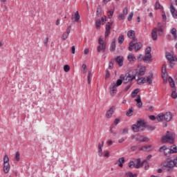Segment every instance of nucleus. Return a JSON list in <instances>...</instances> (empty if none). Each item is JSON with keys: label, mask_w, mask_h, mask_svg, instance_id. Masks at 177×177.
Wrapping results in <instances>:
<instances>
[{"label": "nucleus", "mask_w": 177, "mask_h": 177, "mask_svg": "<svg viewBox=\"0 0 177 177\" xmlns=\"http://www.w3.org/2000/svg\"><path fill=\"white\" fill-rule=\"evenodd\" d=\"M82 71L83 73V74H86V64H83L82 66Z\"/></svg>", "instance_id": "nucleus-41"}, {"label": "nucleus", "mask_w": 177, "mask_h": 177, "mask_svg": "<svg viewBox=\"0 0 177 177\" xmlns=\"http://www.w3.org/2000/svg\"><path fill=\"white\" fill-rule=\"evenodd\" d=\"M143 60L145 63H149V62H151V54H145Z\"/></svg>", "instance_id": "nucleus-24"}, {"label": "nucleus", "mask_w": 177, "mask_h": 177, "mask_svg": "<svg viewBox=\"0 0 177 177\" xmlns=\"http://www.w3.org/2000/svg\"><path fill=\"white\" fill-rule=\"evenodd\" d=\"M111 23L108 22L106 25V28H105V38H107V37H109V35H110V30H111Z\"/></svg>", "instance_id": "nucleus-14"}, {"label": "nucleus", "mask_w": 177, "mask_h": 177, "mask_svg": "<svg viewBox=\"0 0 177 177\" xmlns=\"http://www.w3.org/2000/svg\"><path fill=\"white\" fill-rule=\"evenodd\" d=\"M157 32H158L157 28H154L151 32V38L153 41H157V38H158Z\"/></svg>", "instance_id": "nucleus-22"}, {"label": "nucleus", "mask_w": 177, "mask_h": 177, "mask_svg": "<svg viewBox=\"0 0 177 177\" xmlns=\"http://www.w3.org/2000/svg\"><path fill=\"white\" fill-rule=\"evenodd\" d=\"M132 17H133V12H131L129 15V17H128V21H131V20H132Z\"/></svg>", "instance_id": "nucleus-54"}, {"label": "nucleus", "mask_w": 177, "mask_h": 177, "mask_svg": "<svg viewBox=\"0 0 177 177\" xmlns=\"http://www.w3.org/2000/svg\"><path fill=\"white\" fill-rule=\"evenodd\" d=\"M3 164H9V156L5 155L3 157Z\"/></svg>", "instance_id": "nucleus-38"}, {"label": "nucleus", "mask_w": 177, "mask_h": 177, "mask_svg": "<svg viewBox=\"0 0 177 177\" xmlns=\"http://www.w3.org/2000/svg\"><path fill=\"white\" fill-rule=\"evenodd\" d=\"M131 88V85H128L124 89V92H128V91H129V89Z\"/></svg>", "instance_id": "nucleus-62"}, {"label": "nucleus", "mask_w": 177, "mask_h": 177, "mask_svg": "<svg viewBox=\"0 0 177 177\" xmlns=\"http://www.w3.org/2000/svg\"><path fill=\"white\" fill-rule=\"evenodd\" d=\"M122 84V80L118 79L116 82H112L110 86V95L114 96L117 93V88Z\"/></svg>", "instance_id": "nucleus-3"}, {"label": "nucleus", "mask_w": 177, "mask_h": 177, "mask_svg": "<svg viewBox=\"0 0 177 177\" xmlns=\"http://www.w3.org/2000/svg\"><path fill=\"white\" fill-rule=\"evenodd\" d=\"M106 145H107L108 146H113V140H108L106 141Z\"/></svg>", "instance_id": "nucleus-58"}, {"label": "nucleus", "mask_w": 177, "mask_h": 177, "mask_svg": "<svg viewBox=\"0 0 177 177\" xmlns=\"http://www.w3.org/2000/svg\"><path fill=\"white\" fill-rule=\"evenodd\" d=\"M171 97H173V99H176V97H177L176 91H172V93H171Z\"/></svg>", "instance_id": "nucleus-52"}, {"label": "nucleus", "mask_w": 177, "mask_h": 177, "mask_svg": "<svg viewBox=\"0 0 177 177\" xmlns=\"http://www.w3.org/2000/svg\"><path fill=\"white\" fill-rule=\"evenodd\" d=\"M162 143H174V134H171L169 131H167L166 135L161 139Z\"/></svg>", "instance_id": "nucleus-6"}, {"label": "nucleus", "mask_w": 177, "mask_h": 177, "mask_svg": "<svg viewBox=\"0 0 177 177\" xmlns=\"http://www.w3.org/2000/svg\"><path fill=\"white\" fill-rule=\"evenodd\" d=\"M123 15H124L125 16H127V15H128V8H124L123 10Z\"/></svg>", "instance_id": "nucleus-61"}, {"label": "nucleus", "mask_w": 177, "mask_h": 177, "mask_svg": "<svg viewBox=\"0 0 177 177\" xmlns=\"http://www.w3.org/2000/svg\"><path fill=\"white\" fill-rule=\"evenodd\" d=\"M136 78V76L135 75H132L131 73H127L125 75H122L119 80H122L124 84H128V82H131V81H133Z\"/></svg>", "instance_id": "nucleus-5"}, {"label": "nucleus", "mask_w": 177, "mask_h": 177, "mask_svg": "<svg viewBox=\"0 0 177 177\" xmlns=\"http://www.w3.org/2000/svg\"><path fill=\"white\" fill-rule=\"evenodd\" d=\"M115 111V106H111L109 109V110L106 111V118H111Z\"/></svg>", "instance_id": "nucleus-11"}, {"label": "nucleus", "mask_w": 177, "mask_h": 177, "mask_svg": "<svg viewBox=\"0 0 177 177\" xmlns=\"http://www.w3.org/2000/svg\"><path fill=\"white\" fill-rule=\"evenodd\" d=\"M97 16L98 17L102 16V8L100 7H98L97 8Z\"/></svg>", "instance_id": "nucleus-46"}, {"label": "nucleus", "mask_w": 177, "mask_h": 177, "mask_svg": "<svg viewBox=\"0 0 177 177\" xmlns=\"http://www.w3.org/2000/svg\"><path fill=\"white\" fill-rule=\"evenodd\" d=\"M145 128H146V122H145L142 119H139L137 121L136 124H133L131 126V129L133 132H140V131H143Z\"/></svg>", "instance_id": "nucleus-2"}, {"label": "nucleus", "mask_w": 177, "mask_h": 177, "mask_svg": "<svg viewBox=\"0 0 177 177\" xmlns=\"http://www.w3.org/2000/svg\"><path fill=\"white\" fill-rule=\"evenodd\" d=\"M127 37H129L131 39H133V38H136V37H135V30H129L127 32Z\"/></svg>", "instance_id": "nucleus-29"}, {"label": "nucleus", "mask_w": 177, "mask_h": 177, "mask_svg": "<svg viewBox=\"0 0 177 177\" xmlns=\"http://www.w3.org/2000/svg\"><path fill=\"white\" fill-rule=\"evenodd\" d=\"M145 73H146V67L142 66L139 69L138 76L145 75Z\"/></svg>", "instance_id": "nucleus-28"}, {"label": "nucleus", "mask_w": 177, "mask_h": 177, "mask_svg": "<svg viewBox=\"0 0 177 177\" xmlns=\"http://www.w3.org/2000/svg\"><path fill=\"white\" fill-rule=\"evenodd\" d=\"M170 151L171 154H174V153H177V147L176 145H173L170 147Z\"/></svg>", "instance_id": "nucleus-36"}, {"label": "nucleus", "mask_w": 177, "mask_h": 177, "mask_svg": "<svg viewBox=\"0 0 177 177\" xmlns=\"http://www.w3.org/2000/svg\"><path fill=\"white\" fill-rule=\"evenodd\" d=\"M100 24H102V21H100V19H97L95 21V28H100Z\"/></svg>", "instance_id": "nucleus-39"}, {"label": "nucleus", "mask_w": 177, "mask_h": 177, "mask_svg": "<svg viewBox=\"0 0 177 177\" xmlns=\"http://www.w3.org/2000/svg\"><path fill=\"white\" fill-rule=\"evenodd\" d=\"M137 84L142 85V84H146V77H140L137 80Z\"/></svg>", "instance_id": "nucleus-30"}, {"label": "nucleus", "mask_w": 177, "mask_h": 177, "mask_svg": "<svg viewBox=\"0 0 177 177\" xmlns=\"http://www.w3.org/2000/svg\"><path fill=\"white\" fill-rule=\"evenodd\" d=\"M166 59L169 62L170 66H174V62H175V57L171 53H166Z\"/></svg>", "instance_id": "nucleus-10"}, {"label": "nucleus", "mask_w": 177, "mask_h": 177, "mask_svg": "<svg viewBox=\"0 0 177 177\" xmlns=\"http://www.w3.org/2000/svg\"><path fill=\"white\" fill-rule=\"evenodd\" d=\"M128 128H124L123 130H122V135H127V133H128Z\"/></svg>", "instance_id": "nucleus-59"}, {"label": "nucleus", "mask_w": 177, "mask_h": 177, "mask_svg": "<svg viewBox=\"0 0 177 177\" xmlns=\"http://www.w3.org/2000/svg\"><path fill=\"white\" fill-rule=\"evenodd\" d=\"M164 118H165V121L169 122V121L172 120V113L167 112L165 114H164Z\"/></svg>", "instance_id": "nucleus-17"}, {"label": "nucleus", "mask_w": 177, "mask_h": 177, "mask_svg": "<svg viewBox=\"0 0 177 177\" xmlns=\"http://www.w3.org/2000/svg\"><path fill=\"white\" fill-rule=\"evenodd\" d=\"M71 32V25L68 26L66 31L62 34V41H66V39L68 38V35H70Z\"/></svg>", "instance_id": "nucleus-8"}, {"label": "nucleus", "mask_w": 177, "mask_h": 177, "mask_svg": "<svg viewBox=\"0 0 177 177\" xmlns=\"http://www.w3.org/2000/svg\"><path fill=\"white\" fill-rule=\"evenodd\" d=\"M172 35H174V38H176V28H173L171 30Z\"/></svg>", "instance_id": "nucleus-47"}, {"label": "nucleus", "mask_w": 177, "mask_h": 177, "mask_svg": "<svg viewBox=\"0 0 177 177\" xmlns=\"http://www.w3.org/2000/svg\"><path fill=\"white\" fill-rule=\"evenodd\" d=\"M15 160L20 161V153L19 151L15 153Z\"/></svg>", "instance_id": "nucleus-43"}, {"label": "nucleus", "mask_w": 177, "mask_h": 177, "mask_svg": "<svg viewBox=\"0 0 177 177\" xmlns=\"http://www.w3.org/2000/svg\"><path fill=\"white\" fill-rule=\"evenodd\" d=\"M117 63L119 66H122V64H124V57L121 56H118L115 59Z\"/></svg>", "instance_id": "nucleus-23"}, {"label": "nucleus", "mask_w": 177, "mask_h": 177, "mask_svg": "<svg viewBox=\"0 0 177 177\" xmlns=\"http://www.w3.org/2000/svg\"><path fill=\"white\" fill-rule=\"evenodd\" d=\"M104 157H106V158H109L110 157V151H104Z\"/></svg>", "instance_id": "nucleus-49"}, {"label": "nucleus", "mask_w": 177, "mask_h": 177, "mask_svg": "<svg viewBox=\"0 0 177 177\" xmlns=\"http://www.w3.org/2000/svg\"><path fill=\"white\" fill-rule=\"evenodd\" d=\"M147 129L149 131H154V129H156V127H153L151 125H149V126H147Z\"/></svg>", "instance_id": "nucleus-56"}, {"label": "nucleus", "mask_w": 177, "mask_h": 177, "mask_svg": "<svg viewBox=\"0 0 177 177\" xmlns=\"http://www.w3.org/2000/svg\"><path fill=\"white\" fill-rule=\"evenodd\" d=\"M133 113V108L131 107L129 109V111L127 112L126 115L127 117H131L132 114Z\"/></svg>", "instance_id": "nucleus-37"}, {"label": "nucleus", "mask_w": 177, "mask_h": 177, "mask_svg": "<svg viewBox=\"0 0 177 177\" xmlns=\"http://www.w3.org/2000/svg\"><path fill=\"white\" fill-rule=\"evenodd\" d=\"M136 140L138 142H149V138L147 137L140 136V137L136 138Z\"/></svg>", "instance_id": "nucleus-25"}, {"label": "nucleus", "mask_w": 177, "mask_h": 177, "mask_svg": "<svg viewBox=\"0 0 177 177\" xmlns=\"http://www.w3.org/2000/svg\"><path fill=\"white\" fill-rule=\"evenodd\" d=\"M118 44H122L124 42V35H121L118 39Z\"/></svg>", "instance_id": "nucleus-45"}, {"label": "nucleus", "mask_w": 177, "mask_h": 177, "mask_svg": "<svg viewBox=\"0 0 177 177\" xmlns=\"http://www.w3.org/2000/svg\"><path fill=\"white\" fill-rule=\"evenodd\" d=\"M127 59L130 62H135V60H136V57H135V56H133V54L132 53L128 55Z\"/></svg>", "instance_id": "nucleus-35"}, {"label": "nucleus", "mask_w": 177, "mask_h": 177, "mask_svg": "<svg viewBox=\"0 0 177 177\" xmlns=\"http://www.w3.org/2000/svg\"><path fill=\"white\" fill-rule=\"evenodd\" d=\"M72 21L73 23H78L80 21V16L78 11H77L74 15H72Z\"/></svg>", "instance_id": "nucleus-12"}, {"label": "nucleus", "mask_w": 177, "mask_h": 177, "mask_svg": "<svg viewBox=\"0 0 177 177\" xmlns=\"http://www.w3.org/2000/svg\"><path fill=\"white\" fill-rule=\"evenodd\" d=\"M138 42V39L133 38L132 41L129 43V50L130 52H132L133 50V48L135 49L136 52H138V50H140L142 49V47L143 45L140 42Z\"/></svg>", "instance_id": "nucleus-1"}, {"label": "nucleus", "mask_w": 177, "mask_h": 177, "mask_svg": "<svg viewBox=\"0 0 177 177\" xmlns=\"http://www.w3.org/2000/svg\"><path fill=\"white\" fill-rule=\"evenodd\" d=\"M153 73L149 74L148 76L145 77V82H147L149 85H150L153 82Z\"/></svg>", "instance_id": "nucleus-19"}, {"label": "nucleus", "mask_w": 177, "mask_h": 177, "mask_svg": "<svg viewBox=\"0 0 177 177\" xmlns=\"http://www.w3.org/2000/svg\"><path fill=\"white\" fill-rule=\"evenodd\" d=\"M156 120L159 122H161V121H164V120H165L164 113L158 114V116L156 117Z\"/></svg>", "instance_id": "nucleus-32"}, {"label": "nucleus", "mask_w": 177, "mask_h": 177, "mask_svg": "<svg viewBox=\"0 0 177 177\" xmlns=\"http://www.w3.org/2000/svg\"><path fill=\"white\" fill-rule=\"evenodd\" d=\"M138 93H139V89H135L131 93V97H136Z\"/></svg>", "instance_id": "nucleus-40"}, {"label": "nucleus", "mask_w": 177, "mask_h": 177, "mask_svg": "<svg viewBox=\"0 0 177 177\" xmlns=\"http://www.w3.org/2000/svg\"><path fill=\"white\" fill-rule=\"evenodd\" d=\"M155 9H161V5L158 1H156L155 4Z\"/></svg>", "instance_id": "nucleus-51"}, {"label": "nucleus", "mask_w": 177, "mask_h": 177, "mask_svg": "<svg viewBox=\"0 0 177 177\" xmlns=\"http://www.w3.org/2000/svg\"><path fill=\"white\" fill-rule=\"evenodd\" d=\"M124 177H138V174H133L131 171H127L124 174Z\"/></svg>", "instance_id": "nucleus-27"}, {"label": "nucleus", "mask_w": 177, "mask_h": 177, "mask_svg": "<svg viewBox=\"0 0 177 177\" xmlns=\"http://www.w3.org/2000/svg\"><path fill=\"white\" fill-rule=\"evenodd\" d=\"M170 12L174 19H177V10L174 7V5L170 6Z\"/></svg>", "instance_id": "nucleus-20"}, {"label": "nucleus", "mask_w": 177, "mask_h": 177, "mask_svg": "<svg viewBox=\"0 0 177 177\" xmlns=\"http://www.w3.org/2000/svg\"><path fill=\"white\" fill-rule=\"evenodd\" d=\"M145 55H151V47H147L146 48Z\"/></svg>", "instance_id": "nucleus-44"}, {"label": "nucleus", "mask_w": 177, "mask_h": 177, "mask_svg": "<svg viewBox=\"0 0 177 177\" xmlns=\"http://www.w3.org/2000/svg\"><path fill=\"white\" fill-rule=\"evenodd\" d=\"M64 71H65V73H68L70 71V66L65 65L64 66Z\"/></svg>", "instance_id": "nucleus-48"}, {"label": "nucleus", "mask_w": 177, "mask_h": 177, "mask_svg": "<svg viewBox=\"0 0 177 177\" xmlns=\"http://www.w3.org/2000/svg\"><path fill=\"white\" fill-rule=\"evenodd\" d=\"M113 15H114V10H109V19H111V17H113Z\"/></svg>", "instance_id": "nucleus-55"}, {"label": "nucleus", "mask_w": 177, "mask_h": 177, "mask_svg": "<svg viewBox=\"0 0 177 177\" xmlns=\"http://www.w3.org/2000/svg\"><path fill=\"white\" fill-rule=\"evenodd\" d=\"M91 78H92V73L91 71H88V75H87V80H88V84H91Z\"/></svg>", "instance_id": "nucleus-42"}, {"label": "nucleus", "mask_w": 177, "mask_h": 177, "mask_svg": "<svg viewBox=\"0 0 177 177\" xmlns=\"http://www.w3.org/2000/svg\"><path fill=\"white\" fill-rule=\"evenodd\" d=\"M110 77V72L109 71V70L106 71V75H105V80H107V78Z\"/></svg>", "instance_id": "nucleus-57"}, {"label": "nucleus", "mask_w": 177, "mask_h": 177, "mask_svg": "<svg viewBox=\"0 0 177 177\" xmlns=\"http://www.w3.org/2000/svg\"><path fill=\"white\" fill-rule=\"evenodd\" d=\"M136 161H137V163L135 165V168H136L137 169H139L140 167H143V163L140 162V158H138Z\"/></svg>", "instance_id": "nucleus-33"}, {"label": "nucleus", "mask_w": 177, "mask_h": 177, "mask_svg": "<svg viewBox=\"0 0 177 177\" xmlns=\"http://www.w3.org/2000/svg\"><path fill=\"white\" fill-rule=\"evenodd\" d=\"M151 150H153L151 145H145L138 149L139 151H151Z\"/></svg>", "instance_id": "nucleus-13"}, {"label": "nucleus", "mask_w": 177, "mask_h": 177, "mask_svg": "<svg viewBox=\"0 0 177 177\" xmlns=\"http://www.w3.org/2000/svg\"><path fill=\"white\" fill-rule=\"evenodd\" d=\"M71 53H72L73 55H75V46H73L71 47Z\"/></svg>", "instance_id": "nucleus-63"}, {"label": "nucleus", "mask_w": 177, "mask_h": 177, "mask_svg": "<svg viewBox=\"0 0 177 177\" xmlns=\"http://www.w3.org/2000/svg\"><path fill=\"white\" fill-rule=\"evenodd\" d=\"M104 146V141H102V143L98 144V156L99 157L103 156V149H102Z\"/></svg>", "instance_id": "nucleus-15"}, {"label": "nucleus", "mask_w": 177, "mask_h": 177, "mask_svg": "<svg viewBox=\"0 0 177 177\" xmlns=\"http://www.w3.org/2000/svg\"><path fill=\"white\" fill-rule=\"evenodd\" d=\"M169 85L171 88H175V82L174 81V79H172L171 77L168 79Z\"/></svg>", "instance_id": "nucleus-34"}, {"label": "nucleus", "mask_w": 177, "mask_h": 177, "mask_svg": "<svg viewBox=\"0 0 177 177\" xmlns=\"http://www.w3.org/2000/svg\"><path fill=\"white\" fill-rule=\"evenodd\" d=\"M98 46L97 47V51L100 53V52L106 51V46H107V43L103 39V37L100 36L98 39Z\"/></svg>", "instance_id": "nucleus-4"}, {"label": "nucleus", "mask_w": 177, "mask_h": 177, "mask_svg": "<svg viewBox=\"0 0 177 177\" xmlns=\"http://www.w3.org/2000/svg\"><path fill=\"white\" fill-rule=\"evenodd\" d=\"M118 18L120 19V20H125V15L124 14H120L118 16Z\"/></svg>", "instance_id": "nucleus-50"}, {"label": "nucleus", "mask_w": 177, "mask_h": 177, "mask_svg": "<svg viewBox=\"0 0 177 177\" xmlns=\"http://www.w3.org/2000/svg\"><path fill=\"white\" fill-rule=\"evenodd\" d=\"M159 151L160 153H164L165 156H168L169 154H172L171 153V149L167 148L166 146H162L160 148Z\"/></svg>", "instance_id": "nucleus-9"}, {"label": "nucleus", "mask_w": 177, "mask_h": 177, "mask_svg": "<svg viewBox=\"0 0 177 177\" xmlns=\"http://www.w3.org/2000/svg\"><path fill=\"white\" fill-rule=\"evenodd\" d=\"M151 157H152L151 155H149V156L147 157V159L145 160H143L142 164H145V162H146L147 160L149 161L150 159H151Z\"/></svg>", "instance_id": "nucleus-60"}, {"label": "nucleus", "mask_w": 177, "mask_h": 177, "mask_svg": "<svg viewBox=\"0 0 177 177\" xmlns=\"http://www.w3.org/2000/svg\"><path fill=\"white\" fill-rule=\"evenodd\" d=\"M136 164L134 161H130L129 163V168H132V167H135Z\"/></svg>", "instance_id": "nucleus-53"}, {"label": "nucleus", "mask_w": 177, "mask_h": 177, "mask_svg": "<svg viewBox=\"0 0 177 177\" xmlns=\"http://www.w3.org/2000/svg\"><path fill=\"white\" fill-rule=\"evenodd\" d=\"M157 30H158V31H159V32H162V31H164L162 26L158 27Z\"/></svg>", "instance_id": "nucleus-64"}, {"label": "nucleus", "mask_w": 177, "mask_h": 177, "mask_svg": "<svg viewBox=\"0 0 177 177\" xmlns=\"http://www.w3.org/2000/svg\"><path fill=\"white\" fill-rule=\"evenodd\" d=\"M3 172L8 174L10 171V164H3Z\"/></svg>", "instance_id": "nucleus-26"}, {"label": "nucleus", "mask_w": 177, "mask_h": 177, "mask_svg": "<svg viewBox=\"0 0 177 177\" xmlns=\"http://www.w3.org/2000/svg\"><path fill=\"white\" fill-rule=\"evenodd\" d=\"M124 162H125V159L124 158V157H122L119 158L115 164V165H118L120 168H122V167H124Z\"/></svg>", "instance_id": "nucleus-16"}, {"label": "nucleus", "mask_w": 177, "mask_h": 177, "mask_svg": "<svg viewBox=\"0 0 177 177\" xmlns=\"http://www.w3.org/2000/svg\"><path fill=\"white\" fill-rule=\"evenodd\" d=\"M164 167L167 168H174V167H177V156L174 160L167 162Z\"/></svg>", "instance_id": "nucleus-7"}, {"label": "nucleus", "mask_w": 177, "mask_h": 177, "mask_svg": "<svg viewBox=\"0 0 177 177\" xmlns=\"http://www.w3.org/2000/svg\"><path fill=\"white\" fill-rule=\"evenodd\" d=\"M135 102H137L136 106L139 108L143 106V103L142 102V99L140 98V95H138L135 99Z\"/></svg>", "instance_id": "nucleus-18"}, {"label": "nucleus", "mask_w": 177, "mask_h": 177, "mask_svg": "<svg viewBox=\"0 0 177 177\" xmlns=\"http://www.w3.org/2000/svg\"><path fill=\"white\" fill-rule=\"evenodd\" d=\"M162 78H167L168 77V74L167 73V65H163L162 67Z\"/></svg>", "instance_id": "nucleus-21"}, {"label": "nucleus", "mask_w": 177, "mask_h": 177, "mask_svg": "<svg viewBox=\"0 0 177 177\" xmlns=\"http://www.w3.org/2000/svg\"><path fill=\"white\" fill-rule=\"evenodd\" d=\"M110 50L111 52H114V50H115V39H113L112 40V43L111 44Z\"/></svg>", "instance_id": "nucleus-31"}]
</instances>
